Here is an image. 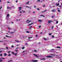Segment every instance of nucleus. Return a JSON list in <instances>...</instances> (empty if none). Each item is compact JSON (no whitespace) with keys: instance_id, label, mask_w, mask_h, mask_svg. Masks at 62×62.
I'll return each mask as SVG.
<instances>
[{"instance_id":"obj_1","label":"nucleus","mask_w":62,"mask_h":62,"mask_svg":"<svg viewBox=\"0 0 62 62\" xmlns=\"http://www.w3.org/2000/svg\"><path fill=\"white\" fill-rule=\"evenodd\" d=\"M32 61H33V62H37V61H38V60H32Z\"/></svg>"},{"instance_id":"obj_2","label":"nucleus","mask_w":62,"mask_h":62,"mask_svg":"<svg viewBox=\"0 0 62 62\" xmlns=\"http://www.w3.org/2000/svg\"><path fill=\"white\" fill-rule=\"evenodd\" d=\"M52 12H54L55 11V10L54 9V10H52Z\"/></svg>"},{"instance_id":"obj_3","label":"nucleus","mask_w":62,"mask_h":62,"mask_svg":"<svg viewBox=\"0 0 62 62\" xmlns=\"http://www.w3.org/2000/svg\"><path fill=\"white\" fill-rule=\"evenodd\" d=\"M33 55H35V57H39V56H38V55H37L35 54H33Z\"/></svg>"},{"instance_id":"obj_4","label":"nucleus","mask_w":62,"mask_h":62,"mask_svg":"<svg viewBox=\"0 0 62 62\" xmlns=\"http://www.w3.org/2000/svg\"><path fill=\"white\" fill-rule=\"evenodd\" d=\"M9 14H8L6 16V17L7 18H8V17H9Z\"/></svg>"},{"instance_id":"obj_5","label":"nucleus","mask_w":62,"mask_h":62,"mask_svg":"<svg viewBox=\"0 0 62 62\" xmlns=\"http://www.w3.org/2000/svg\"><path fill=\"white\" fill-rule=\"evenodd\" d=\"M46 57H49V58L53 57L52 56H46Z\"/></svg>"},{"instance_id":"obj_6","label":"nucleus","mask_w":62,"mask_h":62,"mask_svg":"<svg viewBox=\"0 0 62 62\" xmlns=\"http://www.w3.org/2000/svg\"><path fill=\"white\" fill-rule=\"evenodd\" d=\"M38 22H42V20H39L38 21Z\"/></svg>"},{"instance_id":"obj_7","label":"nucleus","mask_w":62,"mask_h":62,"mask_svg":"<svg viewBox=\"0 0 62 62\" xmlns=\"http://www.w3.org/2000/svg\"><path fill=\"white\" fill-rule=\"evenodd\" d=\"M5 37H7V38H11V36L9 37L7 35H6Z\"/></svg>"},{"instance_id":"obj_8","label":"nucleus","mask_w":62,"mask_h":62,"mask_svg":"<svg viewBox=\"0 0 62 62\" xmlns=\"http://www.w3.org/2000/svg\"><path fill=\"white\" fill-rule=\"evenodd\" d=\"M51 22V20H50L48 21V23L49 24Z\"/></svg>"},{"instance_id":"obj_9","label":"nucleus","mask_w":62,"mask_h":62,"mask_svg":"<svg viewBox=\"0 0 62 62\" xmlns=\"http://www.w3.org/2000/svg\"><path fill=\"white\" fill-rule=\"evenodd\" d=\"M26 8H30V9H31V8L30 7H29L27 6H26Z\"/></svg>"},{"instance_id":"obj_10","label":"nucleus","mask_w":62,"mask_h":62,"mask_svg":"<svg viewBox=\"0 0 62 62\" xmlns=\"http://www.w3.org/2000/svg\"><path fill=\"white\" fill-rule=\"evenodd\" d=\"M57 48H59V49L61 48V47H60V46H57Z\"/></svg>"},{"instance_id":"obj_11","label":"nucleus","mask_w":62,"mask_h":62,"mask_svg":"<svg viewBox=\"0 0 62 62\" xmlns=\"http://www.w3.org/2000/svg\"><path fill=\"white\" fill-rule=\"evenodd\" d=\"M22 8L21 7H19V10H21V8Z\"/></svg>"},{"instance_id":"obj_12","label":"nucleus","mask_w":62,"mask_h":62,"mask_svg":"<svg viewBox=\"0 0 62 62\" xmlns=\"http://www.w3.org/2000/svg\"><path fill=\"white\" fill-rule=\"evenodd\" d=\"M56 6H59V3L57 4H56Z\"/></svg>"},{"instance_id":"obj_13","label":"nucleus","mask_w":62,"mask_h":62,"mask_svg":"<svg viewBox=\"0 0 62 62\" xmlns=\"http://www.w3.org/2000/svg\"><path fill=\"white\" fill-rule=\"evenodd\" d=\"M7 55V54L6 53H4V56H6Z\"/></svg>"},{"instance_id":"obj_14","label":"nucleus","mask_w":62,"mask_h":62,"mask_svg":"<svg viewBox=\"0 0 62 62\" xmlns=\"http://www.w3.org/2000/svg\"><path fill=\"white\" fill-rule=\"evenodd\" d=\"M51 55H52V56H54V55H55V54H51Z\"/></svg>"},{"instance_id":"obj_15","label":"nucleus","mask_w":62,"mask_h":62,"mask_svg":"<svg viewBox=\"0 0 62 62\" xmlns=\"http://www.w3.org/2000/svg\"><path fill=\"white\" fill-rule=\"evenodd\" d=\"M58 11L59 12H60L61 11H60V10H58Z\"/></svg>"},{"instance_id":"obj_16","label":"nucleus","mask_w":62,"mask_h":62,"mask_svg":"<svg viewBox=\"0 0 62 62\" xmlns=\"http://www.w3.org/2000/svg\"><path fill=\"white\" fill-rule=\"evenodd\" d=\"M15 41H16V42H20V41H19L17 40H15Z\"/></svg>"},{"instance_id":"obj_17","label":"nucleus","mask_w":62,"mask_h":62,"mask_svg":"<svg viewBox=\"0 0 62 62\" xmlns=\"http://www.w3.org/2000/svg\"><path fill=\"white\" fill-rule=\"evenodd\" d=\"M47 10H46L45 11H41V12H45Z\"/></svg>"},{"instance_id":"obj_18","label":"nucleus","mask_w":62,"mask_h":62,"mask_svg":"<svg viewBox=\"0 0 62 62\" xmlns=\"http://www.w3.org/2000/svg\"><path fill=\"white\" fill-rule=\"evenodd\" d=\"M26 32L27 33H29V32L28 31H26Z\"/></svg>"},{"instance_id":"obj_19","label":"nucleus","mask_w":62,"mask_h":62,"mask_svg":"<svg viewBox=\"0 0 62 62\" xmlns=\"http://www.w3.org/2000/svg\"><path fill=\"white\" fill-rule=\"evenodd\" d=\"M42 60H45V58H43L42 59Z\"/></svg>"},{"instance_id":"obj_20","label":"nucleus","mask_w":62,"mask_h":62,"mask_svg":"<svg viewBox=\"0 0 62 62\" xmlns=\"http://www.w3.org/2000/svg\"><path fill=\"white\" fill-rule=\"evenodd\" d=\"M40 16H43V17H45L44 16L42 15Z\"/></svg>"},{"instance_id":"obj_21","label":"nucleus","mask_w":62,"mask_h":62,"mask_svg":"<svg viewBox=\"0 0 62 62\" xmlns=\"http://www.w3.org/2000/svg\"><path fill=\"white\" fill-rule=\"evenodd\" d=\"M32 37H28L29 39H30V38H32Z\"/></svg>"},{"instance_id":"obj_22","label":"nucleus","mask_w":62,"mask_h":62,"mask_svg":"<svg viewBox=\"0 0 62 62\" xmlns=\"http://www.w3.org/2000/svg\"><path fill=\"white\" fill-rule=\"evenodd\" d=\"M25 48V47H24V46L23 47H22V49H24Z\"/></svg>"},{"instance_id":"obj_23","label":"nucleus","mask_w":62,"mask_h":62,"mask_svg":"<svg viewBox=\"0 0 62 62\" xmlns=\"http://www.w3.org/2000/svg\"><path fill=\"white\" fill-rule=\"evenodd\" d=\"M11 61H12V60H11L9 61H8V62H10Z\"/></svg>"},{"instance_id":"obj_24","label":"nucleus","mask_w":62,"mask_h":62,"mask_svg":"<svg viewBox=\"0 0 62 62\" xmlns=\"http://www.w3.org/2000/svg\"><path fill=\"white\" fill-rule=\"evenodd\" d=\"M45 5H43V6H42V7H43L44 8V7H45Z\"/></svg>"},{"instance_id":"obj_25","label":"nucleus","mask_w":62,"mask_h":62,"mask_svg":"<svg viewBox=\"0 0 62 62\" xmlns=\"http://www.w3.org/2000/svg\"><path fill=\"white\" fill-rule=\"evenodd\" d=\"M32 26H31V27H30L29 28V29H31V28H32Z\"/></svg>"},{"instance_id":"obj_26","label":"nucleus","mask_w":62,"mask_h":62,"mask_svg":"<svg viewBox=\"0 0 62 62\" xmlns=\"http://www.w3.org/2000/svg\"><path fill=\"white\" fill-rule=\"evenodd\" d=\"M0 59H1V58H0V62H2V60H0Z\"/></svg>"},{"instance_id":"obj_27","label":"nucleus","mask_w":62,"mask_h":62,"mask_svg":"<svg viewBox=\"0 0 62 62\" xmlns=\"http://www.w3.org/2000/svg\"><path fill=\"white\" fill-rule=\"evenodd\" d=\"M44 39H45V40H47V39H46V38H44Z\"/></svg>"},{"instance_id":"obj_28","label":"nucleus","mask_w":62,"mask_h":62,"mask_svg":"<svg viewBox=\"0 0 62 62\" xmlns=\"http://www.w3.org/2000/svg\"><path fill=\"white\" fill-rule=\"evenodd\" d=\"M33 24V23H30L29 25H31V24Z\"/></svg>"},{"instance_id":"obj_29","label":"nucleus","mask_w":62,"mask_h":62,"mask_svg":"<svg viewBox=\"0 0 62 62\" xmlns=\"http://www.w3.org/2000/svg\"><path fill=\"white\" fill-rule=\"evenodd\" d=\"M3 52V50H0V53H1V52Z\"/></svg>"},{"instance_id":"obj_30","label":"nucleus","mask_w":62,"mask_h":62,"mask_svg":"<svg viewBox=\"0 0 62 62\" xmlns=\"http://www.w3.org/2000/svg\"><path fill=\"white\" fill-rule=\"evenodd\" d=\"M15 54V55L16 56L17 54V53L15 54Z\"/></svg>"},{"instance_id":"obj_31","label":"nucleus","mask_w":62,"mask_h":62,"mask_svg":"<svg viewBox=\"0 0 62 62\" xmlns=\"http://www.w3.org/2000/svg\"><path fill=\"white\" fill-rule=\"evenodd\" d=\"M28 3H29V1H28V2H27L26 3V4H28Z\"/></svg>"},{"instance_id":"obj_32","label":"nucleus","mask_w":62,"mask_h":62,"mask_svg":"<svg viewBox=\"0 0 62 62\" xmlns=\"http://www.w3.org/2000/svg\"><path fill=\"white\" fill-rule=\"evenodd\" d=\"M8 56H10V55H11V54H8Z\"/></svg>"},{"instance_id":"obj_33","label":"nucleus","mask_w":62,"mask_h":62,"mask_svg":"<svg viewBox=\"0 0 62 62\" xmlns=\"http://www.w3.org/2000/svg\"><path fill=\"white\" fill-rule=\"evenodd\" d=\"M37 10H39V8H37Z\"/></svg>"},{"instance_id":"obj_34","label":"nucleus","mask_w":62,"mask_h":62,"mask_svg":"<svg viewBox=\"0 0 62 62\" xmlns=\"http://www.w3.org/2000/svg\"><path fill=\"white\" fill-rule=\"evenodd\" d=\"M1 8H2V6H1L0 8V10H1Z\"/></svg>"},{"instance_id":"obj_35","label":"nucleus","mask_w":62,"mask_h":62,"mask_svg":"<svg viewBox=\"0 0 62 62\" xmlns=\"http://www.w3.org/2000/svg\"><path fill=\"white\" fill-rule=\"evenodd\" d=\"M11 52L10 51H9L8 52V53H10Z\"/></svg>"},{"instance_id":"obj_36","label":"nucleus","mask_w":62,"mask_h":62,"mask_svg":"<svg viewBox=\"0 0 62 62\" xmlns=\"http://www.w3.org/2000/svg\"><path fill=\"white\" fill-rule=\"evenodd\" d=\"M58 23V21H56V23Z\"/></svg>"},{"instance_id":"obj_37","label":"nucleus","mask_w":62,"mask_h":62,"mask_svg":"<svg viewBox=\"0 0 62 62\" xmlns=\"http://www.w3.org/2000/svg\"><path fill=\"white\" fill-rule=\"evenodd\" d=\"M12 54H14V52H12Z\"/></svg>"},{"instance_id":"obj_38","label":"nucleus","mask_w":62,"mask_h":62,"mask_svg":"<svg viewBox=\"0 0 62 62\" xmlns=\"http://www.w3.org/2000/svg\"><path fill=\"white\" fill-rule=\"evenodd\" d=\"M51 34H52L51 33H49V35H51Z\"/></svg>"},{"instance_id":"obj_39","label":"nucleus","mask_w":62,"mask_h":62,"mask_svg":"<svg viewBox=\"0 0 62 62\" xmlns=\"http://www.w3.org/2000/svg\"><path fill=\"white\" fill-rule=\"evenodd\" d=\"M15 51L16 52H18V50H15Z\"/></svg>"},{"instance_id":"obj_40","label":"nucleus","mask_w":62,"mask_h":62,"mask_svg":"<svg viewBox=\"0 0 62 62\" xmlns=\"http://www.w3.org/2000/svg\"><path fill=\"white\" fill-rule=\"evenodd\" d=\"M16 49H19V47H17L16 48Z\"/></svg>"},{"instance_id":"obj_41","label":"nucleus","mask_w":62,"mask_h":62,"mask_svg":"<svg viewBox=\"0 0 62 62\" xmlns=\"http://www.w3.org/2000/svg\"><path fill=\"white\" fill-rule=\"evenodd\" d=\"M0 56H2V54H0Z\"/></svg>"},{"instance_id":"obj_42","label":"nucleus","mask_w":62,"mask_h":62,"mask_svg":"<svg viewBox=\"0 0 62 62\" xmlns=\"http://www.w3.org/2000/svg\"><path fill=\"white\" fill-rule=\"evenodd\" d=\"M37 2H40V0H38L37 1Z\"/></svg>"},{"instance_id":"obj_43","label":"nucleus","mask_w":62,"mask_h":62,"mask_svg":"<svg viewBox=\"0 0 62 62\" xmlns=\"http://www.w3.org/2000/svg\"><path fill=\"white\" fill-rule=\"evenodd\" d=\"M6 49H8V47H6Z\"/></svg>"},{"instance_id":"obj_44","label":"nucleus","mask_w":62,"mask_h":62,"mask_svg":"<svg viewBox=\"0 0 62 62\" xmlns=\"http://www.w3.org/2000/svg\"><path fill=\"white\" fill-rule=\"evenodd\" d=\"M11 34H13V33H14V32H12L11 33Z\"/></svg>"},{"instance_id":"obj_45","label":"nucleus","mask_w":62,"mask_h":62,"mask_svg":"<svg viewBox=\"0 0 62 62\" xmlns=\"http://www.w3.org/2000/svg\"><path fill=\"white\" fill-rule=\"evenodd\" d=\"M34 51L35 52H37V51L36 50H34Z\"/></svg>"},{"instance_id":"obj_46","label":"nucleus","mask_w":62,"mask_h":62,"mask_svg":"<svg viewBox=\"0 0 62 62\" xmlns=\"http://www.w3.org/2000/svg\"><path fill=\"white\" fill-rule=\"evenodd\" d=\"M14 47V46L13 45H12L11 46V47Z\"/></svg>"},{"instance_id":"obj_47","label":"nucleus","mask_w":62,"mask_h":62,"mask_svg":"<svg viewBox=\"0 0 62 62\" xmlns=\"http://www.w3.org/2000/svg\"><path fill=\"white\" fill-rule=\"evenodd\" d=\"M41 27V26H39V28H40Z\"/></svg>"},{"instance_id":"obj_48","label":"nucleus","mask_w":62,"mask_h":62,"mask_svg":"<svg viewBox=\"0 0 62 62\" xmlns=\"http://www.w3.org/2000/svg\"><path fill=\"white\" fill-rule=\"evenodd\" d=\"M7 3H9V1H8L7 2Z\"/></svg>"},{"instance_id":"obj_49","label":"nucleus","mask_w":62,"mask_h":62,"mask_svg":"<svg viewBox=\"0 0 62 62\" xmlns=\"http://www.w3.org/2000/svg\"><path fill=\"white\" fill-rule=\"evenodd\" d=\"M51 50H52V51H53L54 50V49H52Z\"/></svg>"},{"instance_id":"obj_50","label":"nucleus","mask_w":62,"mask_h":62,"mask_svg":"<svg viewBox=\"0 0 62 62\" xmlns=\"http://www.w3.org/2000/svg\"><path fill=\"white\" fill-rule=\"evenodd\" d=\"M52 38H54V36H52Z\"/></svg>"},{"instance_id":"obj_51","label":"nucleus","mask_w":62,"mask_h":62,"mask_svg":"<svg viewBox=\"0 0 62 62\" xmlns=\"http://www.w3.org/2000/svg\"><path fill=\"white\" fill-rule=\"evenodd\" d=\"M3 39H6V38H5V37H4L3 38Z\"/></svg>"},{"instance_id":"obj_52","label":"nucleus","mask_w":62,"mask_h":62,"mask_svg":"<svg viewBox=\"0 0 62 62\" xmlns=\"http://www.w3.org/2000/svg\"><path fill=\"white\" fill-rule=\"evenodd\" d=\"M54 28V26H52V28Z\"/></svg>"},{"instance_id":"obj_53","label":"nucleus","mask_w":62,"mask_h":62,"mask_svg":"<svg viewBox=\"0 0 62 62\" xmlns=\"http://www.w3.org/2000/svg\"><path fill=\"white\" fill-rule=\"evenodd\" d=\"M2 59H4L5 58H2Z\"/></svg>"},{"instance_id":"obj_54","label":"nucleus","mask_w":62,"mask_h":62,"mask_svg":"<svg viewBox=\"0 0 62 62\" xmlns=\"http://www.w3.org/2000/svg\"><path fill=\"white\" fill-rule=\"evenodd\" d=\"M8 28V29L9 30H10V28Z\"/></svg>"},{"instance_id":"obj_55","label":"nucleus","mask_w":62,"mask_h":62,"mask_svg":"<svg viewBox=\"0 0 62 62\" xmlns=\"http://www.w3.org/2000/svg\"><path fill=\"white\" fill-rule=\"evenodd\" d=\"M11 23H14V22H11Z\"/></svg>"},{"instance_id":"obj_56","label":"nucleus","mask_w":62,"mask_h":62,"mask_svg":"<svg viewBox=\"0 0 62 62\" xmlns=\"http://www.w3.org/2000/svg\"><path fill=\"white\" fill-rule=\"evenodd\" d=\"M30 12H30V11H29L28 12L29 13H30Z\"/></svg>"},{"instance_id":"obj_57","label":"nucleus","mask_w":62,"mask_h":62,"mask_svg":"<svg viewBox=\"0 0 62 62\" xmlns=\"http://www.w3.org/2000/svg\"><path fill=\"white\" fill-rule=\"evenodd\" d=\"M29 21V20H28L26 21V22H27V21Z\"/></svg>"},{"instance_id":"obj_58","label":"nucleus","mask_w":62,"mask_h":62,"mask_svg":"<svg viewBox=\"0 0 62 62\" xmlns=\"http://www.w3.org/2000/svg\"><path fill=\"white\" fill-rule=\"evenodd\" d=\"M27 43H26L25 44V45H26L27 44Z\"/></svg>"},{"instance_id":"obj_59","label":"nucleus","mask_w":62,"mask_h":62,"mask_svg":"<svg viewBox=\"0 0 62 62\" xmlns=\"http://www.w3.org/2000/svg\"><path fill=\"white\" fill-rule=\"evenodd\" d=\"M53 17H54V16H51V17L52 18H53Z\"/></svg>"},{"instance_id":"obj_60","label":"nucleus","mask_w":62,"mask_h":62,"mask_svg":"<svg viewBox=\"0 0 62 62\" xmlns=\"http://www.w3.org/2000/svg\"><path fill=\"white\" fill-rule=\"evenodd\" d=\"M60 7V8H61V5H60L59 6Z\"/></svg>"},{"instance_id":"obj_61","label":"nucleus","mask_w":62,"mask_h":62,"mask_svg":"<svg viewBox=\"0 0 62 62\" xmlns=\"http://www.w3.org/2000/svg\"><path fill=\"white\" fill-rule=\"evenodd\" d=\"M34 8H36V6H34Z\"/></svg>"},{"instance_id":"obj_62","label":"nucleus","mask_w":62,"mask_h":62,"mask_svg":"<svg viewBox=\"0 0 62 62\" xmlns=\"http://www.w3.org/2000/svg\"><path fill=\"white\" fill-rule=\"evenodd\" d=\"M10 9H11V8H10Z\"/></svg>"},{"instance_id":"obj_63","label":"nucleus","mask_w":62,"mask_h":62,"mask_svg":"<svg viewBox=\"0 0 62 62\" xmlns=\"http://www.w3.org/2000/svg\"><path fill=\"white\" fill-rule=\"evenodd\" d=\"M23 12L24 13V12H25V11H23Z\"/></svg>"},{"instance_id":"obj_64","label":"nucleus","mask_w":62,"mask_h":62,"mask_svg":"<svg viewBox=\"0 0 62 62\" xmlns=\"http://www.w3.org/2000/svg\"><path fill=\"white\" fill-rule=\"evenodd\" d=\"M61 5H62V3H61Z\"/></svg>"}]
</instances>
